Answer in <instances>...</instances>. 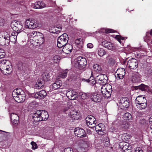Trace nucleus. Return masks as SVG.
<instances>
[{
	"label": "nucleus",
	"mask_w": 152,
	"mask_h": 152,
	"mask_svg": "<svg viewBox=\"0 0 152 152\" xmlns=\"http://www.w3.org/2000/svg\"><path fill=\"white\" fill-rule=\"evenodd\" d=\"M46 94V91L44 90H42L36 93L35 94V97L36 98L43 99Z\"/></svg>",
	"instance_id": "bb28decb"
},
{
	"label": "nucleus",
	"mask_w": 152,
	"mask_h": 152,
	"mask_svg": "<svg viewBox=\"0 0 152 152\" xmlns=\"http://www.w3.org/2000/svg\"><path fill=\"white\" fill-rule=\"evenodd\" d=\"M60 59V58L58 56H54L53 58V60H59Z\"/></svg>",
	"instance_id": "4d7b16f0"
},
{
	"label": "nucleus",
	"mask_w": 152,
	"mask_h": 152,
	"mask_svg": "<svg viewBox=\"0 0 152 152\" xmlns=\"http://www.w3.org/2000/svg\"><path fill=\"white\" fill-rule=\"evenodd\" d=\"M77 144L76 149L78 152H86L88 146V142L80 140L77 142Z\"/></svg>",
	"instance_id": "0eeeda50"
},
{
	"label": "nucleus",
	"mask_w": 152,
	"mask_h": 152,
	"mask_svg": "<svg viewBox=\"0 0 152 152\" xmlns=\"http://www.w3.org/2000/svg\"><path fill=\"white\" fill-rule=\"evenodd\" d=\"M69 37L68 35L64 33L60 36L57 39V45L59 48H61L67 44Z\"/></svg>",
	"instance_id": "20e7f679"
},
{
	"label": "nucleus",
	"mask_w": 152,
	"mask_h": 152,
	"mask_svg": "<svg viewBox=\"0 0 152 152\" xmlns=\"http://www.w3.org/2000/svg\"><path fill=\"white\" fill-rule=\"evenodd\" d=\"M10 118L11 120H14L15 119H19L18 115L14 113H12L11 114Z\"/></svg>",
	"instance_id": "58836bf2"
},
{
	"label": "nucleus",
	"mask_w": 152,
	"mask_h": 152,
	"mask_svg": "<svg viewBox=\"0 0 152 152\" xmlns=\"http://www.w3.org/2000/svg\"><path fill=\"white\" fill-rule=\"evenodd\" d=\"M97 50L98 54L100 57L103 56L106 53V51L103 48H99Z\"/></svg>",
	"instance_id": "473e14b6"
},
{
	"label": "nucleus",
	"mask_w": 152,
	"mask_h": 152,
	"mask_svg": "<svg viewBox=\"0 0 152 152\" xmlns=\"http://www.w3.org/2000/svg\"><path fill=\"white\" fill-rule=\"evenodd\" d=\"M31 144L32 145V148L33 149H35L37 148V145L35 142L32 141L31 142Z\"/></svg>",
	"instance_id": "a18cd8bd"
},
{
	"label": "nucleus",
	"mask_w": 152,
	"mask_h": 152,
	"mask_svg": "<svg viewBox=\"0 0 152 152\" xmlns=\"http://www.w3.org/2000/svg\"><path fill=\"white\" fill-rule=\"evenodd\" d=\"M62 27L61 26H57L56 27L55 30L56 32H59L61 30Z\"/></svg>",
	"instance_id": "8fccbe9b"
},
{
	"label": "nucleus",
	"mask_w": 152,
	"mask_h": 152,
	"mask_svg": "<svg viewBox=\"0 0 152 152\" xmlns=\"http://www.w3.org/2000/svg\"><path fill=\"white\" fill-rule=\"evenodd\" d=\"M115 63V61L112 59H110L109 60V64L110 66H113Z\"/></svg>",
	"instance_id": "603ef678"
},
{
	"label": "nucleus",
	"mask_w": 152,
	"mask_h": 152,
	"mask_svg": "<svg viewBox=\"0 0 152 152\" xmlns=\"http://www.w3.org/2000/svg\"><path fill=\"white\" fill-rule=\"evenodd\" d=\"M9 63V61L6 60H2L0 63V69L5 75L9 74L12 71V66Z\"/></svg>",
	"instance_id": "7ed1b4c3"
},
{
	"label": "nucleus",
	"mask_w": 152,
	"mask_h": 152,
	"mask_svg": "<svg viewBox=\"0 0 152 152\" xmlns=\"http://www.w3.org/2000/svg\"><path fill=\"white\" fill-rule=\"evenodd\" d=\"M128 124H127L126 123V124H123L121 125V127L124 128H126L128 127Z\"/></svg>",
	"instance_id": "e2e57ef3"
},
{
	"label": "nucleus",
	"mask_w": 152,
	"mask_h": 152,
	"mask_svg": "<svg viewBox=\"0 0 152 152\" xmlns=\"http://www.w3.org/2000/svg\"><path fill=\"white\" fill-rule=\"evenodd\" d=\"M148 45L150 48H152V40L150 39V38L148 37L146 39Z\"/></svg>",
	"instance_id": "ea45409f"
},
{
	"label": "nucleus",
	"mask_w": 152,
	"mask_h": 152,
	"mask_svg": "<svg viewBox=\"0 0 152 152\" xmlns=\"http://www.w3.org/2000/svg\"><path fill=\"white\" fill-rule=\"evenodd\" d=\"M86 124L89 128H92L95 126L96 120L93 116L89 115L86 118Z\"/></svg>",
	"instance_id": "6e6552de"
},
{
	"label": "nucleus",
	"mask_w": 152,
	"mask_h": 152,
	"mask_svg": "<svg viewBox=\"0 0 152 152\" xmlns=\"http://www.w3.org/2000/svg\"><path fill=\"white\" fill-rule=\"evenodd\" d=\"M72 46L71 45L67 44L63 47L62 51L66 54H69L72 51Z\"/></svg>",
	"instance_id": "4be33fe9"
},
{
	"label": "nucleus",
	"mask_w": 152,
	"mask_h": 152,
	"mask_svg": "<svg viewBox=\"0 0 152 152\" xmlns=\"http://www.w3.org/2000/svg\"><path fill=\"white\" fill-rule=\"evenodd\" d=\"M121 148L124 152H132V146L129 143L123 142L120 143Z\"/></svg>",
	"instance_id": "f8f14e48"
},
{
	"label": "nucleus",
	"mask_w": 152,
	"mask_h": 152,
	"mask_svg": "<svg viewBox=\"0 0 152 152\" xmlns=\"http://www.w3.org/2000/svg\"><path fill=\"white\" fill-rule=\"evenodd\" d=\"M61 85L62 84L60 81H56L52 84V86L53 89L56 90L59 88Z\"/></svg>",
	"instance_id": "c85d7f7f"
},
{
	"label": "nucleus",
	"mask_w": 152,
	"mask_h": 152,
	"mask_svg": "<svg viewBox=\"0 0 152 152\" xmlns=\"http://www.w3.org/2000/svg\"><path fill=\"white\" fill-rule=\"evenodd\" d=\"M129 104L128 98L126 97H123L121 99L117 105L121 109H124L128 107Z\"/></svg>",
	"instance_id": "9b49d317"
},
{
	"label": "nucleus",
	"mask_w": 152,
	"mask_h": 152,
	"mask_svg": "<svg viewBox=\"0 0 152 152\" xmlns=\"http://www.w3.org/2000/svg\"><path fill=\"white\" fill-rule=\"evenodd\" d=\"M38 26V22L35 19H27L25 22V28L33 29L37 28Z\"/></svg>",
	"instance_id": "423d86ee"
},
{
	"label": "nucleus",
	"mask_w": 152,
	"mask_h": 152,
	"mask_svg": "<svg viewBox=\"0 0 152 152\" xmlns=\"http://www.w3.org/2000/svg\"><path fill=\"white\" fill-rule=\"evenodd\" d=\"M5 56V53L4 50L1 49H0V59L4 57Z\"/></svg>",
	"instance_id": "c03bdc74"
},
{
	"label": "nucleus",
	"mask_w": 152,
	"mask_h": 152,
	"mask_svg": "<svg viewBox=\"0 0 152 152\" xmlns=\"http://www.w3.org/2000/svg\"><path fill=\"white\" fill-rule=\"evenodd\" d=\"M149 121L150 124H152V117H151L149 119Z\"/></svg>",
	"instance_id": "69168bd1"
},
{
	"label": "nucleus",
	"mask_w": 152,
	"mask_h": 152,
	"mask_svg": "<svg viewBox=\"0 0 152 152\" xmlns=\"http://www.w3.org/2000/svg\"><path fill=\"white\" fill-rule=\"evenodd\" d=\"M147 74L148 76L152 75V69H150L148 70L147 72Z\"/></svg>",
	"instance_id": "3c124183"
},
{
	"label": "nucleus",
	"mask_w": 152,
	"mask_h": 152,
	"mask_svg": "<svg viewBox=\"0 0 152 152\" xmlns=\"http://www.w3.org/2000/svg\"><path fill=\"white\" fill-rule=\"evenodd\" d=\"M138 88L142 91H145L148 89V86L145 85L143 84H142L138 86Z\"/></svg>",
	"instance_id": "c9c22d12"
},
{
	"label": "nucleus",
	"mask_w": 152,
	"mask_h": 152,
	"mask_svg": "<svg viewBox=\"0 0 152 152\" xmlns=\"http://www.w3.org/2000/svg\"><path fill=\"white\" fill-rule=\"evenodd\" d=\"M74 132L75 135L78 137H86L85 132L83 129L77 128L75 129Z\"/></svg>",
	"instance_id": "4468645a"
},
{
	"label": "nucleus",
	"mask_w": 152,
	"mask_h": 152,
	"mask_svg": "<svg viewBox=\"0 0 152 152\" xmlns=\"http://www.w3.org/2000/svg\"><path fill=\"white\" fill-rule=\"evenodd\" d=\"M11 26L13 30L15 31H18L23 29L22 23L20 21L14 20L12 22Z\"/></svg>",
	"instance_id": "1a4fd4ad"
},
{
	"label": "nucleus",
	"mask_w": 152,
	"mask_h": 152,
	"mask_svg": "<svg viewBox=\"0 0 152 152\" xmlns=\"http://www.w3.org/2000/svg\"><path fill=\"white\" fill-rule=\"evenodd\" d=\"M105 32L108 33H113L114 32V30L111 29H106Z\"/></svg>",
	"instance_id": "6e6d98bb"
},
{
	"label": "nucleus",
	"mask_w": 152,
	"mask_h": 152,
	"mask_svg": "<svg viewBox=\"0 0 152 152\" xmlns=\"http://www.w3.org/2000/svg\"><path fill=\"white\" fill-rule=\"evenodd\" d=\"M38 34L37 31H33L30 33V37L33 38L34 39V37H36Z\"/></svg>",
	"instance_id": "79ce46f5"
},
{
	"label": "nucleus",
	"mask_w": 152,
	"mask_h": 152,
	"mask_svg": "<svg viewBox=\"0 0 152 152\" xmlns=\"http://www.w3.org/2000/svg\"><path fill=\"white\" fill-rule=\"evenodd\" d=\"M135 152H143L142 150L140 148H136Z\"/></svg>",
	"instance_id": "13d9d810"
},
{
	"label": "nucleus",
	"mask_w": 152,
	"mask_h": 152,
	"mask_svg": "<svg viewBox=\"0 0 152 152\" xmlns=\"http://www.w3.org/2000/svg\"><path fill=\"white\" fill-rule=\"evenodd\" d=\"M104 126L103 124H99L96 125L95 127L96 131L99 134H103V131L105 130Z\"/></svg>",
	"instance_id": "412c9836"
},
{
	"label": "nucleus",
	"mask_w": 152,
	"mask_h": 152,
	"mask_svg": "<svg viewBox=\"0 0 152 152\" xmlns=\"http://www.w3.org/2000/svg\"><path fill=\"white\" fill-rule=\"evenodd\" d=\"M77 45H79L82 43V39L81 38L77 39L75 41Z\"/></svg>",
	"instance_id": "09e8293b"
},
{
	"label": "nucleus",
	"mask_w": 152,
	"mask_h": 152,
	"mask_svg": "<svg viewBox=\"0 0 152 152\" xmlns=\"http://www.w3.org/2000/svg\"><path fill=\"white\" fill-rule=\"evenodd\" d=\"M44 84V80L41 77L37 80L34 85V88L37 89L42 88H43Z\"/></svg>",
	"instance_id": "5701e85b"
},
{
	"label": "nucleus",
	"mask_w": 152,
	"mask_h": 152,
	"mask_svg": "<svg viewBox=\"0 0 152 152\" xmlns=\"http://www.w3.org/2000/svg\"><path fill=\"white\" fill-rule=\"evenodd\" d=\"M41 78L44 80V82L45 81H49L50 80V74H42L41 77Z\"/></svg>",
	"instance_id": "2f4dec72"
},
{
	"label": "nucleus",
	"mask_w": 152,
	"mask_h": 152,
	"mask_svg": "<svg viewBox=\"0 0 152 152\" xmlns=\"http://www.w3.org/2000/svg\"><path fill=\"white\" fill-rule=\"evenodd\" d=\"M24 65V64H23L21 63V64H20L18 65V69L20 70H23L25 68Z\"/></svg>",
	"instance_id": "49530a36"
},
{
	"label": "nucleus",
	"mask_w": 152,
	"mask_h": 152,
	"mask_svg": "<svg viewBox=\"0 0 152 152\" xmlns=\"http://www.w3.org/2000/svg\"><path fill=\"white\" fill-rule=\"evenodd\" d=\"M150 35L152 36V29L151 31L150 32Z\"/></svg>",
	"instance_id": "774afa93"
},
{
	"label": "nucleus",
	"mask_w": 152,
	"mask_h": 152,
	"mask_svg": "<svg viewBox=\"0 0 152 152\" xmlns=\"http://www.w3.org/2000/svg\"><path fill=\"white\" fill-rule=\"evenodd\" d=\"M137 60L133 58L129 60L128 61L127 66L131 69H135L137 67Z\"/></svg>",
	"instance_id": "ddd939ff"
},
{
	"label": "nucleus",
	"mask_w": 152,
	"mask_h": 152,
	"mask_svg": "<svg viewBox=\"0 0 152 152\" xmlns=\"http://www.w3.org/2000/svg\"><path fill=\"white\" fill-rule=\"evenodd\" d=\"M86 80V82L89 83L90 84L92 85H94L96 82L95 80L93 77L91 76L88 79L84 80Z\"/></svg>",
	"instance_id": "72a5a7b5"
},
{
	"label": "nucleus",
	"mask_w": 152,
	"mask_h": 152,
	"mask_svg": "<svg viewBox=\"0 0 152 152\" xmlns=\"http://www.w3.org/2000/svg\"><path fill=\"white\" fill-rule=\"evenodd\" d=\"M69 117L72 118L73 120H78L79 119L80 115L79 113L77 112L76 111L72 110L68 114Z\"/></svg>",
	"instance_id": "aec40b11"
},
{
	"label": "nucleus",
	"mask_w": 152,
	"mask_h": 152,
	"mask_svg": "<svg viewBox=\"0 0 152 152\" xmlns=\"http://www.w3.org/2000/svg\"><path fill=\"white\" fill-rule=\"evenodd\" d=\"M40 3L41 4L40 6H41V8L44 7H45V4L44 3L40 1Z\"/></svg>",
	"instance_id": "0e129e2a"
},
{
	"label": "nucleus",
	"mask_w": 152,
	"mask_h": 152,
	"mask_svg": "<svg viewBox=\"0 0 152 152\" xmlns=\"http://www.w3.org/2000/svg\"><path fill=\"white\" fill-rule=\"evenodd\" d=\"M12 96L15 101L18 103L23 102L26 99L25 92L20 88L14 90L12 92Z\"/></svg>",
	"instance_id": "f03ea898"
},
{
	"label": "nucleus",
	"mask_w": 152,
	"mask_h": 152,
	"mask_svg": "<svg viewBox=\"0 0 152 152\" xmlns=\"http://www.w3.org/2000/svg\"><path fill=\"white\" fill-rule=\"evenodd\" d=\"M4 38H5L6 39H7V37H8V38H9V41L10 39V35L9 34H8L7 33V32H4Z\"/></svg>",
	"instance_id": "5fc2aeb1"
},
{
	"label": "nucleus",
	"mask_w": 152,
	"mask_h": 152,
	"mask_svg": "<svg viewBox=\"0 0 152 152\" xmlns=\"http://www.w3.org/2000/svg\"><path fill=\"white\" fill-rule=\"evenodd\" d=\"M112 86L109 84L103 86L101 89V92L105 97L108 98L111 95L112 89Z\"/></svg>",
	"instance_id": "39448f33"
},
{
	"label": "nucleus",
	"mask_w": 152,
	"mask_h": 152,
	"mask_svg": "<svg viewBox=\"0 0 152 152\" xmlns=\"http://www.w3.org/2000/svg\"><path fill=\"white\" fill-rule=\"evenodd\" d=\"M68 70L67 69H66L64 70L61 73V74L60 75V77L62 78H64L67 76V72H68Z\"/></svg>",
	"instance_id": "4c0bfd02"
},
{
	"label": "nucleus",
	"mask_w": 152,
	"mask_h": 152,
	"mask_svg": "<svg viewBox=\"0 0 152 152\" xmlns=\"http://www.w3.org/2000/svg\"><path fill=\"white\" fill-rule=\"evenodd\" d=\"M64 152H74V151L72 148H67L64 149Z\"/></svg>",
	"instance_id": "de8ad7c7"
},
{
	"label": "nucleus",
	"mask_w": 152,
	"mask_h": 152,
	"mask_svg": "<svg viewBox=\"0 0 152 152\" xmlns=\"http://www.w3.org/2000/svg\"><path fill=\"white\" fill-rule=\"evenodd\" d=\"M18 33L16 32H12L11 35L10 36V40L13 42H16L17 40V36L18 35Z\"/></svg>",
	"instance_id": "cd10ccee"
},
{
	"label": "nucleus",
	"mask_w": 152,
	"mask_h": 152,
	"mask_svg": "<svg viewBox=\"0 0 152 152\" xmlns=\"http://www.w3.org/2000/svg\"><path fill=\"white\" fill-rule=\"evenodd\" d=\"M19 119H15L14 120H11L15 124H17L18 123Z\"/></svg>",
	"instance_id": "680f3d73"
},
{
	"label": "nucleus",
	"mask_w": 152,
	"mask_h": 152,
	"mask_svg": "<svg viewBox=\"0 0 152 152\" xmlns=\"http://www.w3.org/2000/svg\"><path fill=\"white\" fill-rule=\"evenodd\" d=\"M127 135V134H124L123 135L122 137H125Z\"/></svg>",
	"instance_id": "338daca9"
},
{
	"label": "nucleus",
	"mask_w": 152,
	"mask_h": 152,
	"mask_svg": "<svg viewBox=\"0 0 152 152\" xmlns=\"http://www.w3.org/2000/svg\"><path fill=\"white\" fill-rule=\"evenodd\" d=\"M0 25L1 26L3 25L4 22V19L2 18H0Z\"/></svg>",
	"instance_id": "052dcab7"
},
{
	"label": "nucleus",
	"mask_w": 152,
	"mask_h": 152,
	"mask_svg": "<svg viewBox=\"0 0 152 152\" xmlns=\"http://www.w3.org/2000/svg\"><path fill=\"white\" fill-rule=\"evenodd\" d=\"M7 39H6L4 37H0V45L2 46H5L8 45L10 41L9 40V38L8 37H7Z\"/></svg>",
	"instance_id": "393cba45"
},
{
	"label": "nucleus",
	"mask_w": 152,
	"mask_h": 152,
	"mask_svg": "<svg viewBox=\"0 0 152 152\" xmlns=\"http://www.w3.org/2000/svg\"><path fill=\"white\" fill-rule=\"evenodd\" d=\"M33 40L37 43L40 45L42 44L44 40L43 35L39 32H38V34L34 37V39H33Z\"/></svg>",
	"instance_id": "a211bd4d"
},
{
	"label": "nucleus",
	"mask_w": 152,
	"mask_h": 152,
	"mask_svg": "<svg viewBox=\"0 0 152 152\" xmlns=\"http://www.w3.org/2000/svg\"><path fill=\"white\" fill-rule=\"evenodd\" d=\"M147 103H143V104H136V106L138 109L141 110L144 109L147 107Z\"/></svg>",
	"instance_id": "7c9ffc66"
},
{
	"label": "nucleus",
	"mask_w": 152,
	"mask_h": 152,
	"mask_svg": "<svg viewBox=\"0 0 152 152\" xmlns=\"http://www.w3.org/2000/svg\"><path fill=\"white\" fill-rule=\"evenodd\" d=\"M125 74V71L124 68H120L118 69L115 73V76L117 79H122Z\"/></svg>",
	"instance_id": "2eb2a0df"
},
{
	"label": "nucleus",
	"mask_w": 152,
	"mask_h": 152,
	"mask_svg": "<svg viewBox=\"0 0 152 152\" xmlns=\"http://www.w3.org/2000/svg\"><path fill=\"white\" fill-rule=\"evenodd\" d=\"M136 104H137L147 103V100L145 98L142 96H138L136 98L135 100Z\"/></svg>",
	"instance_id": "a878e982"
},
{
	"label": "nucleus",
	"mask_w": 152,
	"mask_h": 152,
	"mask_svg": "<svg viewBox=\"0 0 152 152\" xmlns=\"http://www.w3.org/2000/svg\"><path fill=\"white\" fill-rule=\"evenodd\" d=\"M93 69L95 71L99 72L101 70V66L98 64H94L93 66Z\"/></svg>",
	"instance_id": "e433bc0d"
},
{
	"label": "nucleus",
	"mask_w": 152,
	"mask_h": 152,
	"mask_svg": "<svg viewBox=\"0 0 152 152\" xmlns=\"http://www.w3.org/2000/svg\"><path fill=\"white\" fill-rule=\"evenodd\" d=\"M66 95L69 99L71 100H77L78 98L77 93L73 90L68 91Z\"/></svg>",
	"instance_id": "f3484780"
},
{
	"label": "nucleus",
	"mask_w": 152,
	"mask_h": 152,
	"mask_svg": "<svg viewBox=\"0 0 152 152\" xmlns=\"http://www.w3.org/2000/svg\"><path fill=\"white\" fill-rule=\"evenodd\" d=\"M106 140L104 142V145L105 146H108L110 144L108 139H106Z\"/></svg>",
	"instance_id": "864d4df0"
},
{
	"label": "nucleus",
	"mask_w": 152,
	"mask_h": 152,
	"mask_svg": "<svg viewBox=\"0 0 152 152\" xmlns=\"http://www.w3.org/2000/svg\"><path fill=\"white\" fill-rule=\"evenodd\" d=\"M124 119L126 121H131L132 120V115L129 113H125L124 115Z\"/></svg>",
	"instance_id": "c756f323"
},
{
	"label": "nucleus",
	"mask_w": 152,
	"mask_h": 152,
	"mask_svg": "<svg viewBox=\"0 0 152 152\" xmlns=\"http://www.w3.org/2000/svg\"><path fill=\"white\" fill-rule=\"evenodd\" d=\"M107 77L106 75L101 74L97 76L96 78V80L100 84L103 85V83L107 82Z\"/></svg>",
	"instance_id": "6ab92c4d"
},
{
	"label": "nucleus",
	"mask_w": 152,
	"mask_h": 152,
	"mask_svg": "<svg viewBox=\"0 0 152 152\" xmlns=\"http://www.w3.org/2000/svg\"><path fill=\"white\" fill-rule=\"evenodd\" d=\"M40 1H39L37 2H36L34 4V8L35 9H40L41 8Z\"/></svg>",
	"instance_id": "37998d69"
},
{
	"label": "nucleus",
	"mask_w": 152,
	"mask_h": 152,
	"mask_svg": "<svg viewBox=\"0 0 152 152\" xmlns=\"http://www.w3.org/2000/svg\"><path fill=\"white\" fill-rule=\"evenodd\" d=\"M87 46L89 48H91L93 47V45L91 43H89L87 44Z\"/></svg>",
	"instance_id": "bf43d9fd"
},
{
	"label": "nucleus",
	"mask_w": 152,
	"mask_h": 152,
	"mask_svg": "<svg viewBox=\"0 0 152 152\" xmlns=\"http://www.w3.org/2000/svg\"><path fill=\"white\" fill-rule=\"evenodd\" d=\"M102 45L108 50H113L115 49V45L112 43L107 41H104L102 42Z\"/></svg>",
	"instance_id": "dca6fc26"
},
{
	"label": "nucleus",
	"mask_w": 152,
	"mask_h": 152,
	"mask_svg": "<svg viewBox=\"0 0 152 152\" xmlns=\"http://www.w3.org/2000/svg\"><path fill=\"white\" fill-rule=\"evenodd\" d=\"M115 37L121 44V40H124V37H121L119 35H116Z\"/></svg>",
	"instance_id": "a19ab883"
},
{
	"label": "nucleus",
	"mask_w": 152,
	"mask_h": 152,
	"mask_svg": "<svg viewBox=\"0 0 152 152\" xmlns=\"http://www.w3.org/2000/svg\"><path fill=\"white\" fill-rule=\"evenodd\" d=\"M79 96L80 98L83 100L86 99L88 96V94L82 92L79 93Z\"/></svg>",
	"instance_id": "f704fd0d"
},
{
	"label": "nucleus",
	"mask_w": 152,
	"mask_h": 152,
	"mask_svg": "<svg viewBox=\"0 0 152 152\" xmlns=\"http://www.w3.org/2000/svg\"><path fill=\"white\" fill-rule=\"evenodd\" d=\"M92 100L96 102H100L101 100L100 95L96 93L93 94L91 96Z\"/></svg>",
	"instance_id": "b1692460"
},
{
	"label": "nucleus",
	"mask_w": 152,
	"mask_h": 152,
	"mask_svg": "<svg viewBox=\"0 0 152 152\" xmlns=\"http://www.w3.org/2000/svg\"><path fill=\"white\" fill-rule=\"evenodd\" d=\"M33 119L36 122L46 120L48 115L47 111L44 110L37 111L33 115Z\"/></svg>",
	"instance_id": "f257e3e1"
},
{
	"label": "nucleus",
	"mask_w": 152,
	"mask_h": 152,
	"mask_svg": "<svg viewBox=\"0 0 152 152\" xmlns=\"http://www.w3.org/2000/svg\"><path fill=\"white\" fill-rule=\"evenodd\" d=\"M86 64L87 61L85 58L80 56L77 58L75 64L79 69L84 68Z\"/></svg>",
	"instance_id": "9d476101"
}]
</instances>
